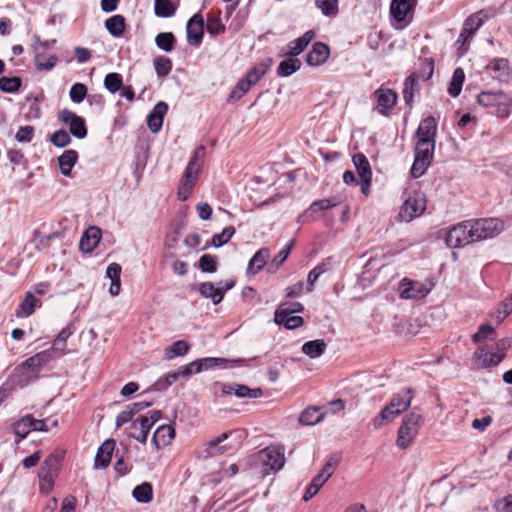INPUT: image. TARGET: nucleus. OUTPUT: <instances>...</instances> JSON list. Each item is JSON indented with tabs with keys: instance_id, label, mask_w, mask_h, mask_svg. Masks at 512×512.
<instances>
[{
	"instance_id": "obj_45",
	"label": "nucleus",
	"mask_w": 512,
	"mask_h": 512,
	"mask_svg": "<svg viewBox=\"0 0 512 512\" xmlns=\"http://www.w3.org/2000/svg\"><path fill=\"white\" fill-rule=\"evenodd\" d=\"M175 43L176 38L171 32H161L155 37L156 46L165 52H171L174 49Z\"/></svg>"
},
{
	"instance_id": "obj_1",
	"label": "nucleus",
	"mask_w": 512,
	"mask_h": 512,
	"mask_svg": "<svg viewBox=\"0 0 512 512\" xmlns=\"http://www.w3.org/2000/svg\"><path fill=\"white\" fill-rule=\"evenodd\" d=\"M436 135V119L433 116L424 118L416 131L414 162L410 170L413 178L421 177L430 166L434 156Z\"/></svg>"
},
{
	"instance_id": "obj_3",
	"label": "nucleus",
	"mask_w": 512,
	"mask_h": 512,
	"mask_svg": "<svg viewBox=\"0 0 512 512\" xmlns=\"http://www.w3.org/2000/svg\"><path fill=\"white\" fill-rule=\"evenodd\" d=\"M422 422V415L416 411H412L403 418L396 440V444L399 448L406 449L411 445L419 432Z\"/></svg>"
},
{
	"instance_id": "obj_36",
	"label": "nucleus",
	"mask_w": 512,
	"mask_h": 512,
	"mask_svg": "<svg viewBox=\"0 0 512 512\" xmlns=\"http://www.w3.org/2000/svg\"><path fill=\"white\" fill-rule=\"evenodd\" d=\"M301 67V62L299 59L290 56L287 60L281 61L279 63L277 74L281 77H288L298 71Z\"/></svg>"
},
{
	"instance_id": "obj_8",
	"label": "nucleus",
	"mask_w": 512,
	"mask_h": 512,
	"mask_svg": "<svg viewBox=\"0 0 512 512\" xmlns=\"http://www.w3.org/2000/svg\"><path fill=\"white\" fill-rule=\"evenodd\" d=\"M214 388H219L221 395L234 394L238 398L256 399L263 396V391L260 388H249L246 385L238 383H223L215 382Z\"/></svg>"
},
{
	"instance_id": "obj_59",
	"label": "nucleus",
	"mask_w": 512,
	"mask_h": 512,
	"mask_svg": "<svg viewBox=\"0 0 512 512\" xmlns=\"http://www.w3.org/2000/svg\"><path fill=\"white\" fill-rule=\"evenodd\" d=\"M250 88H251V85L244 78H242L241 80L238 81L236 86L233 88V90L229 94L228 101L231 102V101H236V100L241 99L242 96L246 92H248Z\"/></svg>"
},
{
	"instance_id": "obj_48",
	"label": "nucleus",
	"mask_w": 512,
	"mask_h": 512,
	"mask_svg": "<svg viewBox=\"0 0 512 512\" xmlns=\"http://www.w3.org/2000/svg\"><path fill=\"white\" fill-rule=\"evenodd\" d=\"M291 248L292 244H288L278 252V254L273 258L271 263L268 264L267 270L269 273H275L281 267V265L288 258L291 252Z\"/></svg>"
},
{
	"instance_id": "obj_29",
	"label": "nucleus",
	"mask_w": 512,
	"mask_h": 512,
	"mask_svg": "<svg viewBox=\"0 0 512 512\" xmlns=\"http://www.w3.org/2000/svg\"><path fill=\"white\" fill-rule=\"evenodd\" d=\"M78 153L76 150H65L58 158V164L61 173L64 176H70L72 168L77 163Z\"/></svg>"
},
{
	"instance_id": "obj_62",
	"label": "nucleus",
	"mask_w": 512,
	"mask_h": 512,
	"mask_svg": "<svg viewBox=\"0 0 512 512\" xmlns=\"http://www.w3.org/2000/svg\"><path fill=\"white\" fill-rule=\"evenodd\" d=\"M199 268L202 272L213 273L217 270L216 258L210 254H204L199 259Z\"/></svg>"
},
{
	"instance_id": "obj_19",
	"label": "nucleus",
	"mask_w": 512,
	"mask_h": 512,
	"mask_svg": "<svg viewBox=\"0 0 512 512\" xmlns=\"http://www.w3.org/2000/svg\"><path fill=\"white\" fill-rule=\"evenodd\" d=\"M52 359V354L49 350L41 351L27 360H25L20 366H18L16 371H23L25 369L30 370L32 373H37L40 371L47 363H49Z\"/></svg>"
},
{
	"instance_id": "obj_15",
	"label": "nucleus",
	"mask_w": 512,
	"mask_h": 512,
	"mask_svg": "<svg viewBox=\"0 0 512 512\" xmlns=\"http://www.w3.org/2000/svg\"><path fill=\"white\" fill-rule=\"evenodd\" d=\"M232 433L233 432L222 433L217 438L208 441L205 444V448L203 449L201 456L204 458H208L233 452L236 449L235 445H232L230 443L221 445L225 440L228 439L229 435H231Z\"/></svg>"
},
{
	"instance_id": "obj_52",
	"label": "nucleus",
	"mask_w": 512,
	"mask_h": 512,
	"mask_svg": "<svg viewBox=\"0 0 512 512\" xmlns=\"http://www.w3.org/2000/svg\"><path fill=\"white\" fill-rule=\"evenodd\" d=\"M341 459H342V457L338 453H335V454L331 455L329 457V459L327 460V462L325 463V465L322 468V470L318 474L321 475L324 478H327V481H328L329 478L333 475L335 469L340 464Z\"/></svg>"
},
{
	"instance_id": "obj_20",
	"label": "nucleus",
	"mask_w": 512,
	"mask_h": 512,
	"mask_svg": "<svg viewBox=\"0 0 512 512\" xmlns=\"http://www.w3.org/2000/svg\"><path fill=\"white\" fill-rule=\"evenodd\" d=\"M314 38L315 32L313 30L306 31L302 36L289 42L281 55L292 57L300 55Z\"/></svg>"
},
{
	"instance_id": "obj_61",
	"label": "nucleus",
	"mask_w": 512,
	"mask_h": 512,
	"mask_svg": "<svg viewBox=\"0 0 512 512\" xmlns=\"http://www.w3.org/2000/svg\"><path fill=\"white\" fill-rule=\"evenodd\" d=\"M87 95V87L82 83L72 85L69 96L72 102L81 103Z\"/></svg>"
},
{
	"instance_id": "obj_6",
	"label": "nucleus",
	"mask_w": 512,
	"mask_h": 512,
	"mask_svg": "<svg viewBox=\"0 0 512 512\" xmlns=\"http://www.w3.org/2000/svg\"><path fill=\"white\" fill-rule=\"evenodd\" d=\"M470 220L463 221L453 226L446 235L445 241L450 248H462L474 243Z\"/></svg>"
},
{
	"instance_id": "obj_30",
	"label": "nucleus",
	"mask_w": 512,
	"mask_h": 512,
	"mask_svg": "<svg viewBox=\"0 0 512 512\" xmlns=\"http://www.w3.org/2000/svg\"><path fill=\"white\" fill-rule=\"evenodd\" d=\"M475 357L480 361L482 368L497 366L504 360L503 354H498L495 351H486L484 349H479L476 351Z\"/></svg>"
},
{
	"instance_id": "obj_39",
	"label": "nucleus",
	"mask_w": 512,
	"mask_h": 512,
	"mask_svg": "<svg viewBox=\"0 0 512 512\" xmlns=\"http://www.w3.org/2000/svg\"><path fill=\"white\" fill-rule=\"evenodd\" d=\"M352 161L360 178L372 177L370 163L364 154H355Z\"/></svg>"
},
{
	"instance_id": "obj_58",
	"label": "nucleus",
	"mask_w": 512,
	"mask_h": 512,
	"mask_svg": "<svg viewBox=\"0 0 512 512\" xmlns=\"http://www.w3.org/2000/svg\"><path fill=\"white\" fill-rule=\"evenodd\" d=\"M502 91H486L478 95L477 101L484 107H495Z\"/></svg>"
},
{
	"instance_id": "obj_41",
	"label": "nucleus",
	"mask_w": 512,
	"mask_h": 512,
	"mask_svg": "<svg viewBox=\"0 0 512 512\" xmlns=\"http://www.w3.org/2000/svg\"><path fill=\"white\" fill-rule=\"evenodd\" d=\"M488 14L481 10L465 20L464 26L469 30V34H475L476 31L483 25L484 21L488 19Z\"/></svg>"
},
{
	"instance_id": "obj_40",
	"label": "nucleus",
	"mask_w": 512,
	"mask_h": 512,
	"mask_svg": "<svg viewBox=\"0 0 512 512\" xmlns=\"http://www.w3.org/2000/svg\"><path fill=\"white\" fill-rule=\"evenodd\" d=\"M323 419V414L320 413L318 407L306 408L299 417V422L302 425H315Z\"/></svg>"
},
{
	"instance_id": "obj_18",
	"label": "nucleus",
	"mask_w": 512,
	"mask_h": 512,
	"mask_svg": "<svg viewBox=\"0 0 512 512\" xmlns=\"http://www.w3.org/2000/svg\"><path fill=\"white\" fill-rule=\"evenodd\" d=\"M417 0H392L390 3V14L392 18L402 23L413 13Z\"/></svg>"
},
{
	"instance_id": "obj_28",
	"label": "nucleus",
	"mask_w": 512,
	"mask_h": 512,
	"mask_svg": "<svg viewBox=\"0 0 512 512\" xmlns=\"http://www.w3.org/2000/svg\"><path fill=\"white\" fill-rule=\"evenodd\" d=\"M150 427L142 421L141 416L132 421L128 436L136 441L145 444L148 438Z\"/></svg>"
},
{
	"instance_id": "obj_14",
	"label": "nucleus",
	"mask_w": 512,
	"mask_h": 512,
	"mask_svg": "<svg viewBox=\"0 0 512 512\" xmlns=\"http://www.w3.org/2000/svg\"><path fill=\"white\" fill-rule=\"evenodd\" d=\"M430 292L426 284L409 280L407 278L400 282L399 294L402 299H422Z\"/></svg>"
},
{
	"instance_id": "obj_60",
	"label": "nucleus",
	"mask_w": 512,
	"mask_h": 512,
	"mask_svg": "<svg viewBox=\"0 0 512 512\" xmlns=\"http://www.w3.org/2000/svg\"><path fill=\"white\" fill-rule=\"evenodd\" d=\"M50 141L56 147L63 148L70 144L71 137L66 130L60 129L52 134Z\"/></svg>"
},
{
	"instance_id": "obj_47",
	"label": "nucleus",
	"mask_w": 512,
	"mask_h": 512,
	"mask_svg": "<svg viewBox=\"0 0 512 512\" xmlns=\"http://www.w3.org/2000/svg\"><path fill=\"white\" fill-rule=\"evenodd\" d=\"M155 15L162 18H168L175 14L176 8L170 0H154Z\"/></svg>"
},
{
	"instance_id": "obj_26",
	"label": "nucleus",
	"mask_w": 512,
	"mask_h": 512,
	"mask_svg": "<svg viewBox=\"0 0 512 512\" xmlns=\"http://www.w3.org/2000/svg\"><path fill=\"white\" fill-rule=\"evenodd\" d=\"M101 239V230L98 227H89L80 240V249L84 252H92Z\"/></svg>"
},
{
	"instance_id": "obj_46",
	"label": "nucleus",
	"mask_w": 512,
	"mask_h": 512,
	"mask_svg": "<svg viewBox=\"0 0 512 512\" xmlns=\"http://www.w3.org/2000/svg\"><path fill=\"white\" fill-rule=\"evenodd\" d=\"M511 107L512 97L504 92H501L495 105L496 114L501 118H506L510 115Z\"/></svg>"
},
{
	"instance_id": "obj_10",
	"label": "nucleus",
	"mask_w": 512,
	"mask_h": 512,
	"mask_svg": "<svg viewBox=\"0 0 512 512\" xmlns=\"http://www.w3.org/2000/svg\"><path fill=\"white\" fill-rule=\"evenodd\" d=\"M426 209V199L423 195H414L406 199L399 212L402 221L410 222L423 214Z\"/></svg>"
},
{
	"instance_id": "obj_21",
	"label": "nucleus",
	"mask_w": 512,
	"mask_h": 512,
	"mask_svg": "<svg viewBox=\"0 0 512 512\" xmlns=\"http://www.w3.org/2000/svg\"><path fill=\"white\" fill-rule=\"evenodd\" d=\"M167 111L168 105L163 101L158 102L154 106L152 111L147 116V125L151 132L158 133L161 130L164 116L166 115Z\"/></svg>"
},
{
	"instance_id": "obj_55",
	"label": "nucleus",
	"mask_w": 512,
	"mask_h": 512,
	"mask_svg": "<svg viewBox=\"0 0 512 512\" xmlns=\"http://www.w3.org/2000/svg\"><path fill=\"white\" fill-rule=\"evenodd\" d=\"M123 85L122 77L118 73H109L105 76L104 86L105 88L111 92L116 93L121 90Z\"/></svg>"
},
{
	"instance_id": "obj_37",
	"label": "nucleus",
	"mask_w": 512,
	"mask_h": 512,
	"mask_svg": "<svg viewBox=\"0 0 512 512\" xmlns=\"http://www.w3.org/2000/svg\"><path fill=\"white\" fill-rule=\"evenodd\" d=\"M465 80V73L462 68H456L448 86V93L452 97H457L461 93L462 85Z\"/></svg>"
},
{
	"instance_id": "obj_56",
	"label": "nucleus",
	"mask_w": 512,
	"mask_h": 512,
	"mask_svg": "<svg viewBox=\"0 0 512 512\" xmlns=\"http://www.w3.org/2000/svg\"><path fill=\"white\" fill-rule=\"evenodd\" d=\"M206 29L211 35H218L225 31V25L222 23L220 18V12L218 15H211L207 18Z\"/></svg>"
},
{
	"instance_id": "obj_54",
	"label": "nucleus",
	"mask_w": 512,
	"mask_h": 512,
	"mask_svg": "<svg viewBox=\"0 0 512 512\" xmlns=\"http://www.w3.org/2000/svg\"><path fill=\"white\" fill-rule=\"evenodd\" d=\"M315 5L325 16L338 14V0H315Z\"/></svg>"
},
{
	"instance_id": "obj_13",
	"label": "nucleus",
	"mask_w": 512,
	"mask_h": 512,
	"mask_svg": "<svg viewBox=\"0 0 512 512\" xmlns=\"http://www.w3.org/2000/svg\"><path fill=\"white\" fill-rule=\"evenodd\" d=\"M247 360L243 358L226 359L222 357H206L197 359L199 364L198 368H195V373H200L204 370L213 369L220 367L222 369L233 368L236 366L246 365Z\"/></svg>"
},
{
	"instance_id": "obj_43",
	"label": "nucleus",
	"mask_w": 512,
	"mask_h": 512,
	"mask_svg": "<svg viewBox=\"0 0 512 512\" xmlns=\"http://www.w3.org/2000/svg\"><path fill=\"white\" fill-rule=\"evenodd\" d=\"M132 495L140 503H149L153 498L152 485L144 482L134 488Z\"/></svg>"
},
{
	"instance_id": "obj_49",
	"label": "nucleus",
	"mask_w": 512,
	"mask_h": 512,
	"mask_svg": "<svg viewBox=\"0 0 512 512\" xmlns=\"http://www.w3.org/2000/svg\"><path fill=\"white\" fill-rule=\"evenodd\" d=\"M22 84V80L20 77H6L3 76L0 78V90L5 93H15L17 92Z\"/></svg>"
},
{
	"instance_id": "obj_16",
	"label": "nucleus",
	"mask_w": 512,
	"mask_h": 512,
	"mask_svg": "<svg viewBox=\"0 0 512 512\" xmlns=\"http://www.w3.org/2000/svg\"><path fill=\"white\" fill-rule=\"evenodd\" d=\"M204 35V19L200 13L193 15L187 23V41L190 45L199 46Z\"/></svg>"
},
{
	"instance_id": "obj_51",
	"label": "nucleus",
	"mask_w": 512,
	"mask_h": 512,
	"mask_svg": "<svg viewBox=\"0 0 512 512\" xmlns=\"http://www.w3.org/2000/svg\"><path fill=\"white\" fill-rule=\"evenodd\" d=\"M327 482V478L322 477L321 475L317 474L311 481V483L308 485L304 495L303 500L308 501L312 497H314L321 487Z\"/></svg>"
},
{
	"instance_id": "obj_2",
	"label": "nucleus",
	"mask_w": 512,
	"mask_h": 512,
	"mask_svg": "<svg viewBox=\"0 0 512 512\" xmlns=\"http://www.w3.org/2000/svg\"><path fill=\"white\" fill-rule=\"evenodd\" d=\"M205 155V147L199 146L190 158L188 165L185 169L181 185L178 189V198L185 201L191 194L192 189L198 179V174L202 167L203 158Z\"/></svg>"
},
{
	"instance_id": "obj_22",
	"label": "nucleus",
	"mask_w": 512,
	"mask_h": 512,
	"mask_svg": "<svg viewBox=\"0 0 512 512\" xmlns=\"http://www.w3.org/2000/svg\"><path fill=\"white\" fill-rule=\"evenodd\" d=\"M330 55L328 45L323 42H316L306 55V62L309 66H320L324 64Z\"/></svg>"
},
{
	"instance_id": "obj_27",
	"label": "nucleus",
	"mask_w": 512,
	"mask_h": 512,
	"mask_svg": "<svg viewBox=\"0 0 512 512\" xmlns=\"http://www.w3.org/2000/svg\"><path fill=\"white\" fill-rule=\"evenodd\" d=\"M412 399V389L404 388L392 397L389 404L397 409L396 413H402L410 407Z\"/></svg>"
},
{
	"instance_id": "obj_35",
	"label": "nucleus",
	"mask_w": 512,
	"mask_h": 512,
	"mask_svg": "<svg viewBox=\"0 0 512 512\" xmlns=\"http://www.w3.org/2000/svg\"><path fill=\"white\" fill-rule=\"evenodd\" d=\"M331 268V262L329 259L319 263L316 265L308 274L307 277V291L311 292L314 288V284L318 280V278L329 271Z\"/></svg>"
},
{
	"instance_id": "obj_5",
	"label": "nucleus",
	"mask_w": 512,
	"mask_h": 512,
	"mask_svg": "<svg viewBox=\"0 0 512 512\" xmlns=\"http://www.w3.org/2000/svg\"><path fill=\"white\" fill-rule=\"evenodd\" d=\"M474 241H483L499 235L504 229V223L498 218H480L470 220Z\"/></svg>"
},
{
	"instance_id": "obj_50",
	"label": "nucleus",
	"mask_w": 512,
	"mask_h": 512,
	"mask_svg": "<svg viewBox=\"0 0 512 512\" xmlns=\"http://www.w3.org/2000/svg\"><path fill=\"white\" fill-rule=\"evenodd\" d=\"M512 313V293L503 300L494 312V318L497 323H501Z\"/></svg>"
},
{
	"instance_id": "obj_34",
	"label": "nucleus",
	"mask_w": 512,
	"mask_h": 512,
	"mask_svg": "<svg viewBox=\"0 0 512 512\" xmlns=\"http://www.w3.org/2000/svg\"><path fill=\"white\" fill-rule=\"evenodd\" d=\"M105 27L114 37H121L124 34L126 24L122 15H114L105 21Z\"/></svg>"
},
{
	"instance_id": "obj_64",
	"label": "nucleus",
	"mask_w": 512,
	"mask_h": 512,
	"mask_svg": "<svg viewBox=\"0 0 512 512\" xmlns=\"http://www.w3.org/2000/svg\"><path fill=\"white\" fill-rule=\"evenodd\" d=\"M266 73V66L260 64L258 66L253 67L244 79L252 86L256 84Z\"/></svg>"
},
{
	"instance_id": "obj_32",
	"label": "nucleus",
	"mask_w": 512,
	"mask_h": 512,
	"mask_svg": "<svg viewBox=\"0 0 512 512\" xmlns=\"http://www.w3.org/2000/svg\"><path fill=\"white\" fill-rule=\"evenodd\" d=\"M327 344L323 339H316L305 342L302 346V352L310 358L320 357L326 350Z\"/></svg>"
},
{
	"instance_id": "obj_33",
	"label": "nucleus",
	"mask_w": 512,
	"mask_h": 512,
	"mask_svg": "<svg viewBox=\"0 0 512 512\" xmlns=\"http://www.w3.org/2000/svg\"><path fill=\"white\" fill-rule=\"evenodd\" d=\"M37 302L38 299L31 292H28L15 311L16 317L23 318L32 315Z\"/></svg>"
},
{
	"instance_id": "obj_12",
	"label": "nucleus",
	"mask_w": 512,
	"mask_h": 512,
	"mask_svg": "<svg viewBox=\"0 0 512 512\" xmlns=\"http://www.w3.org/2000/svg\"><path fill=\"white\" fill-rule=\"evenodd\" d=\"M58 464V457L55 455H49L43 462L39 471L41 492L48 493L51 491Z\"/></svg>"
},
{
	"instance_id": "obj_53",
	"label": "nucleus",
	"mask_w": 512,
	"mask_h": 512,
	"mask_svg": "<svg viewBox=\"0 0 512 512\" xmlns=\"http://www.w3.org/2000/svg\"><path fill=\"white\" fill-rule=\"evenodd\" d=\"M154 68L158 77H166L172 70V61L165 56H159L154 60Z\"/></svg>"
},
{
	"instance_id": "obj_23",
	"label": "nucleus",
	"mask_w": 512,
	"mask_h": 512,
	"mask_svg": "<svg viewBox=\"0 0 512 512\" xmlns=\"http://www.w3.org/2000/svg\"><path fill=\"white\" fill-rule=\"evenodd\" d=\"M274 321L278 325H284L287 329H295L303 324V318L293 315L288 308H284V305L276 310Z\"/></svg>"
},
{
	"instance_id": "obj_7",
	"label": "nucleus",
	"mask_w": 512,
	"mask_h": 512,
	"mask_svg": "<svg viewBox=\"0 0 512 512\" xmlns=\"http://www.w3.org/2000/svg\"><path fill=\"white\" fill-rule=\"evenodd\" d=\"M259 456L266 474H269L271 471H278L284 466V449L280 446H268L260 451Z\"/></svg>"
},
{
	"instance_id": "obj_9",
	"label": "nucleus",
	"mask_w": 512,
	"mask_h": 512,
	"mask_svg": "<svg viewBox=\"0 0 512 512\" xmlns=\"http://www.w3.org/2000/svg\"><path fill=\"white\" fill-rule=\"evenodd\" d=\"M233 280L226 281L223 285L222 282L215 286L212 282H203L198 285V292L203 298L210 299L214 305L219 304L225 293L234 287Z\"/></svg>"
},
{
	"instance_id": "obj_17",
	"label": "nucleus",
	"mask_w": 512,
	"mask_h": 512,
	"mask_svg": "<svg viewBox=\"0 0 512 512\" xmlns=\"http://www.w3.org/2000/svg\"><path fill=\"white\" fill-rule=\"evenodd\" d=\"M374 97L377 100L376 109L382 115L387 116L389 111L396 105L397 103V94L388 88H379L374 92Z\"/></svg>"
},
{
	"instance_id": "obj_38",
	"label": "nucleus",
	"mask_w": 512,
	"mask_h": 512,
	"mask_svg": "<svg viewBox=\"0 0 512 512\" xmlns=\"http://www.w3.org/2000/svg\"><path fill=\"white\" fill-rule=\"evenodd\" d=\"M14 433L20 438L24 439L27 437V435L33 431V422H32V416L31 415H25L22 418H20L17 422L13 425Z\"/></svg>"
},
{
	"instance_id": "obj_44",
	"label": "nucleus",
	"mask_w": 512,
	"mask_h": 512,
	"mask_svg": "<svg viewBox=\"0 0 512 512\" xmlns=\"http://www.w3.org/2000/svg\"><path fill=\"white\" fill-rule=\"evenodd\" d=\"M190 349L189 344L184 340H178L165 348V356L168 360L175 357L184 356Z\"/></svg>"
},
{
	"instance_id": "obj_42",
	"label": "nucleus",
	"mask_w": 512,
	"mask_h": 512,
	"mask_svg": "<svg viewBox=\"0 0 512 512\" xmlns=\"http://www.w3.org/2000/svg\"><path fill=\"white\" fill-rule=\"evenodd\" d=\"M397 409L391 407L390 404L386 405L378 416L373 419V426L375 429L382 427L385 422L394 420L401 413H396Z\"/></svg>"
},
{
	"instance_id": "obj_63",
	"label": "nucleus",
	"mask_w": 512,
	"mask_h": 512,
	"mask_svg": "<svg viewBox=\"0 0 512 512\" xmlns=\"http://www.w3.org/2000/svg\"><path fill=\"white\" fill-rule=\"evenodd\" d=\"M487 68L500 73L501 76L509 75V62L505 58H496L490 61Z\"/></svg>"
},
{
	"instance_id": "obj_57",
	"label": "nucleus",
	"mask_w": 512,
	"mask_h": 512,
	"mask_svg": "<svg viewBox=\"0 0 512 512\" xmlns=\"http://www.w3.org/2000/svg\"><path fill=\"white\" fill-rule=\"evenodd\" d=\"M235 234V228L233 226L226 227L222 230L221 233L215 234L212 237V245L216 248H219L226 244L232 236Z\"/></svg>"
},
{
	"instance_id": "obj_31",
	"label": "nucleus",
	"mask_w": 512,
	"mask_h": 512,
	"mask_svg": "<svg viewBox=\"0 0 512 512\" xmlns=\"http://www.w3.org/2000/svg\"><path fill=\"white\" fill-rule=\"evenodd\" d=\"M269 256L268 249L262 248L258 250L248 263V273H252L253 275L258 273L267 264Z\"/></svg>"
},
{
	"instance_id": "obj_25",
	"label": "nucleus",
	"mask_w": 512,
	"mask_h": 512,
	"mask_svg": "<svg viewBox=\"0 0 512 512\" xmlns=\"http://www.w3.org/2000/svg\"><path fill=\"white\" fill-rule=\"evenodd\" d=\"M115 448V441L112 439L106 440L99 447L96 456L94 466L96 468H106L108 467L112 454Z\"/></svg>"
},
{
	"instance_id": "obj_11",
	"label": "nucleus",
	"mask_w": 512,
	"mask_h": 512,
	"mask_svg": "<svg viewBox=\"0 0 512 512\" xmlns=\"http://www.w3.org/2000/svg\"><path fill=\"white\" fill-rule=\"evenodd\" d=\"M58 118L61 122L69 126V131L74 137L83 139L87 136L85 120L73 111L63 109L59 111Z\"/></svg>"
},
{
	"instance_id": "obj_4",
	"label": "nucleus",
	"mask_w": 512,
	"mask_h": 512,
	"mask_svg": "<svg viewBox=\"0 0 512 512\" xmlns=\"http://www.w3.org/2000/svg\"><path fill=\"white\" fill-rule=\"evenodd\" d=\"M423 72L422 73H412L404 82L403 87V98L410 108L413 106V98L415 93L419 91V80L423 81L429 80L434 72V61L431 58H425L423 61Z\"/></svg>"
},
{
	"instance_id": "obj_24",
	"label": "nucleus",
	"mask_w": 512,
	"mask_h": 512,
	"mask_svg": "<svg viewBox=\"0 0 512 512\" xmlns=\"http://www.w3.org/2000/svg\"><path fill=\"white\" fill-rule=\"evenodd\" d=\"M175 437V429L171 425L159 426L152 436V444L157 450L168 446Z\"/></svg>"
}]
</instances>
